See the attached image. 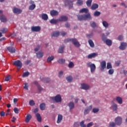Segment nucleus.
<instances>
[{
  "label": "nucleus",
  "mask_w": 127,
  "mask_h": 127,
  "mask_svg": "<svg viewBox=\"0 0 127 127\" xmlns=\"http://www.w3.org/2000/svg\"><path fill=\"white\" fill-rule=\"evenodd\" d=\"M71 42L72 44L75 46V47H79L80 46V43L76 38H72V39H67L64 40V42L65 43H67V42Z\"/></svg>",
  "instance_id": "nucleus-1"
},
{
  "label": "nucleus",
  "mask_w": 127,
  "mask_h": 127,
  "mask_svg": "<svg viewBox=\"0 0 127 127\" xmlns=\"http://www.w3.org/2000/svg\"><path fill=\"white\" fill-rule=\"evenodd\" d=\"M107 37L104 34H102V40L104 43H106L108 46H112V40L110 39H106Z\"/></svg>",
  "instance_id": "nucleus-2"
},
{
  "label": "nucleus",
  "mask_w": 127,
  "mask_h": 127,
  "mask_svg": "<svg viewBox=\"0 0 127 127\" xmlns=\"http://www.w3.org/2000/svg\"><path fill=\"white\" fill-rule=\"evenodd\" d=\"M91 19H92V16L89 13L80 16V20H91Z\"/></svg>",
  "instance_id": "nucleus-3"
},
{
  "label": "nucleus",
  "mask_w": 127,
  "mask_h": 127,
  "mask_svg": "<svg viewBox=\"0 0 127 127\" xmlns=\"http://www.w3.org/2000/svg\"><path fill=\"white\" fill-rule=\"evenodd\" d=\"M52 100H53V101H55L56 103H61L62 98L60 94H58L56 96L52 97Z\"/></svg>",
  "instance_id": "nucleus-4"
},
{
  "label": "nucleus",
  "mask_w": 127,
  "mask_h": 127,
  "mask_svg": "<svg viewBox=\"0 0 127 127\" xmlns=\"http://www.w3.org/2000/svg\"><path fill=\"white\" fill-rule=\"evenodd\" d=\"M87 67H90L91 73H93L95 71V70H96V65H95L94 64H92L91 63H87Z\"/></svg>",
  "instance_id": "nucleus-5"
},
{
  "label": "nucleus",
  "mask_w": 127,
  "mask_h": 127,
  "mask_svg": "<svg viewBox=\"0 0 127 127\" xmlns=\"http://www.w3.org/2000/svg\"><path fill=\"white\" fill-rule=\"evenodd\" d=\"M123 123V119L122 117L118 116L115 119V123L117 126H121Z\"/></svg>",
  "instance_id": "nucleus-6"
},
{
  "label": "nucleus",
  "mask_w": 127,
  "mask_h": 127,
  "mask_svg": "<svg viewBox=\"0 0 127 127\" xmlns=\"http://www.w3.org/2000/svg\"><path fill=\"white\" fill-rule=\"evenodd\" d=\"M31 30L33 32H39L41 30V27L39 26L31 27Z\"/></svg>",
  "instance_id": "nucleus-7"
},
{
  "label": "nucleus",
  "mask_w": 127,
  "mask_h": 127,
  "mask_svg": "<svg viewBox=\"0 0 127 127\" xmlns=\"http://www.w3.org/2000/svg\"><path fill=\"white\" fill-rule=\"evenodd\" d=\"M81 89H82L83 90H85V91H87V90H89V89H90V85L86 83H81Z\"/></svg>",
  "instance_id": "nucleus-8"
},
{
  "label": "nucleus",
  "mask_w": 127,
  "mask_h": 127,
  "mask_svg": "<svg viewBox=\"0 0 127 127\" xmlns=\"http://www.w3.org/2000/svg\"><path fill=\"white\" fill-rule=\"evenodd\" d=\"M12 10H13V12L14 13H15L16 14H20V13H21L22 12V10L16 7H14L13 8Z\"/></svg>",
  "instance_id": "nucleus-9"
},
{
  "label": "nucleus",
  "mask_w": 127,
  "mask_h": 127,
  "mask_svg": "<svg viewBox=\"0 0 127 127\" xmlns=\"http://www.w3.org/2000/svg\"><path fill=\"white\" fill-rule=\"evenodd\" d=\"M93 108V106L90 105L85 108L84 111V115H88L90 112L92 110V109Z\"/></svg>",
  "instance_id": "nucleus-10"
},
{
  "label": "nucleus",
  "mask_w": 127,
  "mask_h": 127,
  "mask_svg": "<svg viewBox=\"0 0 127 127\" xmlns=\"http://www.w3.org/2000/svg\"><path fill=\"white\" fill-rule=\"evenodd\" d=\"M13 65L16 66L17 67H19V69L22 67V63L19 60H17L16 61L14 62Z\"/></svg>",
  "instance_id": "nucleus-11"
},
{
  "label": "nucleus",
  "mask_w": 127,
  "mask_h": 127,
  "mask_svg": "<svg viewBox=\"0 0 127 127\" xmlns=\"http://www.w3.org/2000/svg\"><path fill=\"white\" fill-rule=\"evenodd\" d=\"M127 47V43L125 42H122L121 43L120 46H119V49L120 50H126Z\"/></svg>",
  "instance_id": "nucleus-12"
},
{
  "label": "nucleus",
  "mask_w": 127,
  "mask_h": 127,
  "mask_svg": "<svg viewBox=\"0 0 127 127\" xmlns=\"http://www.w3.org/2000/svg\"><path fill=\"white\" fill-rule=\"evenodd\" d=\"M106 65L107 64L106 63V61H103L102 62H101L100 63V65H101L100 69L101 70H105V69H106Z\"/></svg>",
  "instance_id": "nucleus-13"
},
{
  "label": "nucleus",
  "mask_w": 127,
  "mask_h": 127,
  "mask_svg": "<svg viewBox=\"0 0 127 127\" xmlns=\"http://www.w3.org/2000/svg\"><path fill=\"white\" fill-rule=\"evenodd\" d=\"M97 56H98V53H93L88 55L87 58H88V59H92V58H95V57H97Z\"/></svg>",
  "instance_id": "nucleus-14"
},
{
  "label": "nucleus",
  "mask_w": 127,
  "mask_h": 127,
  "mask_svg": "<svg viewBox=\"0 0 127 127\" xmlns=\"http://www.w3.org/2000/svg\"><path fill=\"white\" fill-rule=\"evenodd\" d=\"M50 14L51 16H57L59 14V12L58 11L53 9L50 11Z\"/></svg>",
  "instance_id": "nucleus-15"
},
{
  "label": "nucleus",
  "mask_w": 127,
  "mask_h": 127,
  "mask_svg": "<svg viewBox=\"0 0 127 127\" xmlns=\"http://www.w3.org/2000/svg\"><path fill=\"white\" fill-rule=\"evenodd\" d=\"M59 21H67L68 20V17L67 16H61L59 19Z\"/></svg>",
  "instance_id": "nucleus-16"
},
{
  "label": "nucleus",
  "mask_w": 127,
  "mask_h": 127,
  "mask_svg": "<svg viewBox=\"0 0 127 127\" xmlns=\"http://www.w3.org/2000/svg\"><path fill=\"white\" fill-rule=\"evenodd\" d=\"M36 54L37 58H41V57H43L44 56V53L42 51L38 52Z\"/></svg>",
  "instance_id": "nucleus-17"
},
{
  "label": "nucleus",
  "mask_w": 127,
  "mask_h": 127,
  "mask_svg": "<svg viewBox=\"0 0 127 127\" xmlns=\"http://www.w3.org/2000/svg\"><path fill=\"white\" fill-rule=\"evenodd\" d=\"M0 20L1 21V22H6L7 20L6 19V17H5V16L4 15H0Z\"/></svg>",
  "instance_id": "nucleus-18"
},
{
  "label": "nucleus",
  "mask_w": 127,
  "mask_h": 127,
  "mask_svg": "<svg viewBox=\"0 0 127 127\" xmlns=\"http://www.w3.org/2000/svg\"><path fill=\"white\" fill-rule=\"evenodd\" d=\"M36 117L37 118L38 122H39V123H41V122H42V118L41 117L40 113H37L36 114Z\"/></svg>",
  "instance_id": "nucleus-19"
},
{
  "label": "nucleus",
  "mask_w": 127,
  "mask_h": 127,
  "mask_svg": "<svg viewBox=\"0 0 127 127\" xmlns=\"http://www.w3.org/2000/svg\"><path fill=\"white\" fill-rule=\"evenodd\" d=\"M7 49L9 52H10V53H14V52H15V49L13 47H8Z\"/></svg>",
  "instance_id": "nucleus-20"
},
{
  "label": "nucleus",
  "mask_w": 127,
  "mask_h": 127,
  "mask_svg": "<svg viewBox=\"0 0 127 127\" xmlns=\"http://www.w3.org/2000/svg\"><path fill=\"white\" fill-rule=\"evenodd\" d=\"M68 106L69 108L70 111H71V110H73V109L75 108V104H74V103L72 102H69L68 104Z\"/></svg>",
  "instance_id": "nucleus-21"
},
{
  "label": "nucleus",
  "mask_w": 127,
  "mask_h": 127,
  "mask_svg": "<svg viewBox=\"0 0 127 127\" xmlns=\"http://www.w3.org/2000/svg\"><path fill=\"white\" fill-rule=\"evenodd\" d=\"M60 35V32L59 31H55L52 34V37H57Z\"/></svg>",
  "instance_id": "nucleus-22"
},
{
  "label": "nucleus",
  "mask_w": 127,
  "mask_h": 127,
  "mask_svg": "<svg viewBox=\"0 0 127 127\" xmlns=\"http://www.w3.org/2000/svg\"><path fill=\"white\" fill-rule=\"evenodd\" d=\"M31 118H32V117L31 116V115L27 114L25 120V123H29V121L31 120Z\"/></svg>",
  "instance_id": "nucleus-23"
},
{
  "label": "nucleus",
  "mask_w": 127,
  "mask_h": 127,
  "mask_svg": "<svg viewBox=\"0 0 127 127\" xmlns=\"http://www.w3.org/2000/svg\"><path fill=\"white\" fill-rule=\"evenodd\" d=\"M80 13H87L89 12V9L87 8H83L80 10Z\"/></svg>",
  "instance_id": "nucleus-24"
},
{
  "label": "nucleus",
  "mask_w": 127,
  "mask_h": 127,
  "mask_svg": "<svg viewBox=\"0 0 127 127\" xmlns=\"http://www.w3.org/2000/svg\"><path fill=\"white\" fill-rule=\"evenodd\" d=\"M116 101L118 102V104H120V105H122V104H123V98L120 96L116 97Z\"/></svg>",
  "instance_id": "nucleus-25"
},
{
  "label": "nucleus",
  "mask_w": 127,
  "mask_h": 127,
  "mask_svg": "<svg viewBox=\"0 0 127 127\" xmlns=\"http://www.w3.org/2000/svg\"><path fill=\"white\" fill-rule=\"evenodd\" d=\"M50 23H51V24H56L57 22H59V19H55L54 18H53L50 21Z\"/></svg>",
  "instance_id": "nucleus-26"
},
{
  "label": "nucleus",
  "mask_w": 127,
  "mask_h": 127,
  "mask_svg": "<svg viewBox=\"0 0 127 127\" xmlns=\"http://www.w3.org/2000/svg\"><path fill=\"white\" fill-rule=\"evenodd\" d=\"M46 108V105L45 104V103H43L40 105V109L41 111H44Z\"/></svg>",
  "instance_id": "nucleus-27"
},
{
  "label": "nucleus",
  "mask_w": 127,
  "mask_h": 127,
  "mask_svg": "<svg viewBox=\"0 0 127 127\" xmlns=\"http://www.w3.org/2000/svg\"><path fill=\"white\" fill-rule=\"evenodd\" d=\"M98 7L99 5H98V4L93 3L91 7V9L92 10H95V9H97V8H98Z\"/></svg>",
  "instance_id": "nucleus-28"
},
{
  "label": "nucleus",
  "mask_w": 127,
  "mask_h": 127,
  "mask_svg": "<svg viewBox=\"0 0 127 127\" xmlns=\"http://www.w3.org/2000/svg\"><path fill=\"white\" fill-rule=\"evenodd\" d=\"M63 119V116L62 115H59L58 117L57 124H60L61 123V121H62Z\"/></svg>",
  "instance_id": "nucleus-29"
},
{
  "label": "nucleus",
  "mask_w": 127,
  "mask_h": 127,
  "mask_svg": "<svg viewBox=\"0 0 127 127\" xmlns=\"http://www.w3.org/2000/svg\"><path fill=\"white\" fill-rule=\"evenodd\" d=\"M41 81H42V82H44V83H49L50 79L46 77H44L41 78Z\"/></svg>",
  "instance_id": "nucleus-30"
},
{
  "label": "nucleus",
  "mask_w": 127,
  "mask_h": 127,
  "mask_svg": "<svg viewBox=\"0 0 127 127\" xmlns=\"http://www.w3.org/2000/svg\"><path fill=\"white\" fill-rule=\"evenodd\" d=\"M112 107L113 108V111L115 112V111H117L118 110V105L116 103H113L112 105Z\"/></svg>",
  "instance_id": "nucleus-31"
},
{
  "label": "nucleus",
  "mask_w": 127,
  "mask_h": 127,
  "mask_svg": "<svg viewBox=\"0 0 127 127\" xmlns=\"http://www.w3.org/2000/svg\"><path fill=\"white\" fill-rule=\"evenodd\" d=\"M42 18L44 20H47V19H48V15H47V14L43 13L42 14Z\"/></svg>",
  "instance_id": "nucleus-32"
},
{
  "label": "nucleus",
  "mask_w": 127,
  "mask_h": 127,
  "mask_svg": "<svg viewBox=\"0 0 127 127\" xmlns=\"http://www.w3.org/2000/svg\"><path fill=\"white\" fill-rule=\"evenodd\" d=\"M92 1H93V0H87L86 2L87 6L90 7L92 5Z\"/></svg>",
  "instance_id": "nucleus-33"
},
{
  "label": "nucleus",
  "mask_w": 127,
  "mask_h": 127,
  "mask_svg": "<svg viewBox=\"0 0 127 127\" xmlns=\"http://www.w3.org/2000/svg\"><path fill=\"white\" fill-rule=\"evenodd\" d=\"M88 43L90 47H92V48L95 47V44H94V42H93V41L92 40H89Z\"/></svg>",
  "instance_id": "nucleus-34"
},
{
  "label": "nucleus",
  "mask_w": 127,
  "mask_h": 127,
  "mask_svg": "<svg viewBox=\"0 0 127 127\" xmlns=\"http://www.w3.org/2000/svg\"><path fill=\"white\" fill-rule=\"evenodd\" d=\"M53 60H54V57L53 56H49L48 58L47 61L48 63H49V62H51V61H53Z\"/></svg>",
  "instance_id": "nucleus-35"
},
{
  "label": "nucleus",
  "mask_w": 127,
  "mask_h": 127,
  "mask_svg": "<svg viewBox=\"0 0 127 127\" xmlns=\"http://www.w3.org/2000/svg\"><path fill=\"white\" fill-rule=\"evenodd\" d=\"M66 80L67 81V82L70 83V82H72V80H73V77L71 75L68 76L66 77Z\"/></svg>",
  "instance_id": "nucleus-36"
},
{
  "label": "nucleus",
  "mask_w": 127,
  "mask_h": 127,
  "mask_svg": "<svg viewBox=\"0 0 127 127\" xmlns=\"http://www.w3.org/2000/svg\"><path fill=\"white\" fill-rule=\"evenodd\" d=\"M102 24L105 28H108V27H109V23H108L106 21H103L102 22Z\"/></svg>",
  "instance_id": "nucleus-37"
},
{
  "label": "nucleus",
  "mask_w": 127,
  "mask_h": 127,
  "mask_svg": "<svg viewBox=\"0 0 127 127\" xmlns=\"http://www.w3.org/2000/svg\"><path fill=\"white\" fill-rule=\"evenodd\" d=\"M35 7H36L35 4H32L29 6V10H33Z\"/></svg>",
  "instance_id": "nucleus-38"
},
{
  "label": "nucleus",
  "mask_w": 127,
  "mask_h": 127,
  "mask_svg": "<svg viewBox=\"0 0 127 127\" xmlns=\"http://www.w3.org/2000/svg\"><path fill=\"white\" fill-rule=\"evenodd\" d=\"M65 59H61L58 61V63L59 64H64L65 63Z\"/></svg>",
  "instance_id": "nucleus-39"
},
{
  "label": "nucleus",
  "mask_w": 127,
  "mask_h": 127,
  "mask_svg": "<svg viewBox=\"0 0 127 127\" xmlns=\"http://www.w3.org/2000/svg\"><path fill=\"white\" fill-rule=\"evenodd\" d=\"M64 52V46L60 47L59 49V53H63Z\"/></svg>",
  "instance_id": "nucleus-40"
},
{
  "label": "nucleus",
  "mask_w": 127,
  "mask_h": 127,
  "mask_svg": "<svg viewBox=\"0 0 127 127\" xmlns=\"http://www.w3.org/2000/svg\"><path fill=\"white\" fill-rule=\"evenodd\" d=\"M1 33H6L7 32V28H3L0 30Z\"/></svg>",
  "instance_id": "nucleus-41"
},
{
  "label": "nucleus",
  "mask_w": 127,
  "mask_h": 127,
  "mask_svg": "<svg viewBox=\"0 0 127 127\" xmlns=\"http://www.w3.org/2000/svg\"><path fill=\"white\" fill-rule=\"evenodd\" d=\"M94 16H100L101 15V12L98 11H96L94 13Z\"/></svg>",
  "instance_id": "nucleus-42"
},
{
  "label": "nucleus",
  "mask_w": 127,
  "mask_h": 127,
  "mask_svg": "<svg viewBox=\"0 0 127 127\" xmlns=\"http://www.w3.org/2000/svg\"><path fill=\"white\" fill-rule=\"evenodd\" d=\"M90 25H91V27H92L93 28H95V27H96V26H97V24H96V22H90Z\"/></svg>",
  "instance_id": "nucleus-43"
},
{
  "label": "nucleus",
  "mask_w": 127,
  "mask_h": 127,
  "mask_svg": "<svg viewBox=\"0 0 127 127\" xmlns=\"http://www.w3.org/2000/svg\"><path fill=\"white\" fill-rule=\"evenodd\" d=\"M114 72H115V70L113 68H110L109 70L108 71V73L109 75H113L114 74Z\"/></svg>",
  "instance_id": "nucleus-44"
},
{
  "label": "nucleus",
  "mask_w": 127,
  "mask_h": 127,
  "mask_svg": "<svg viewBox=\"0 0 127 127\" xmlns=\"http://www.w3.org/2000/svg\"><path fill=\"white\" fill-rule=\"evenodd\" d=\"M68 67L69 68H73V67H74V63L72 62H70L68 64Z\"/></svg>",
  "instance_id": "nucleus-45"
},
{
  "label": "nucleus",
  "mask_w": 127,
  "mask_h": 127,
  "mask_svg": "<svg viewBox=\"0 0 127 127\" xmlns=\"http://www.w3.org/2000/svg\"><path fill=\"white\" fill-rule=\"evenodd\" d=\"M112 68H113V66H112V64H111V63H107V69H112Z\"/></svg>",
  "instance_id": "nucleus-46"
},
{
  "label": "nucleus",
  "mask_w": 127,
  "mask_h": 127,
  "mask_svg": "<svg viewBox=\"0 0 127 127\" xmlns=\"http://www.w3.org/2000/svg\"><path fill=\"white\" fill-rule=\"evenodd\" d=\"M99 111H100L99 108H93L92 110V112L94 114H96V113H98V112H99Z\"/></svg>",
  "instance_id": "nucleus-47"
},
{
  "label": "nucleus",
  "mask_w": 127,
  "mask_h": 127,
  "mask_svg": "<svg viewBox=\"0 0 127 127\" xmlns=\"http://www.w3.org/2000/svg\"><path fill=\"white\" fill-rule=\"evenodd\" d=\"M10 75H8L7 76H6L5 78V81H6V82H7L8 81H9V80H10Z\"/></svg>",
  "instance_id": "nucleus-48"
},
{
  "label": "nucleus",
  "mask_w": 127,
  "mask_h": 127,
  "mask_svg": "<svg viewBox=\"0 0 127 127\" xmlns=\"http://www.w3.org/2000/svg\"><path fill=\"white\" fill-rule=\"evenodd\" d=\"M28 75H29V72L27 71L23 73L22 77H27Z\"/></svg>",
  "instance_id": "nucleus-49"
},
{
  "label": "nucleus",
  "mask_w": 127,
  "mask_h": 127,
  "mask_svg": "<svg viewBox=\"0 0 127 127\" xmlns=\"http://www.w3.org/2000/svg\"><path fill=\"white\" fill-rule=\"evenodd\" d=\"M29 105L30 106H34L35 105V103L34 102V101L31 100L29 101Z\"/></svg>",
  "instance_id": "nucleus-50"
},
{
  "label": "nucleus",
  "mask_w": 127,
  "mask_h": 127,
  "mask_svg": "<svg viewBox=\"0 0 127 127\" xmlns=\"http://www.w3.org/2000/svg\"><path fill=\"white\" fill-rule=\"evenodd\" d=\"M24 89H25V90H28V83H24Z\"/></svg>",
  "instance_id": "nucleus-51"
},
{
  "label": "nucleus",
  "mask_w": 127,
  "mask_h": 127,
  "mask_svg": "<svg viewBox=\"0 0 127 127\" xmlns=\"http://www.w3.org/2000/svg\"><path fill=\"white\" fill-rule=\"evenodd\" d=\"M118 39L120 41H122V40H123V39H124V36L123 35H120V36H119Z\"/></svg>",
  "instance_id": "nucleus-52"
},
{
  "label": "nucleus",
  "mask_w": 127,
  "mask_h": 127,
  "mask_svg": "<svg viewBox=\"0 0 127 127\" xmlns=\"http://www.w3.org/2000/svg\"><path fill=\"white\" fill-rule=\"evenodd\" d=\"M80 125V123L79 122H75L74 125L73 127H79V126Z\"/></svg>",
  "instance_id": "nucleus-53"
},
{
  "label": "nucleus",
  "mask_w": 127,
  "mask_h": 127,
  "mask_svg": "<svg viewBox=\"0 0 127 127\" xmlns=\"http://www.w3.org/2000/svg\"><path fill=\"white\" fill-rule=\"evenodd\" d=\"M120 64H121V61H117L115 62V65L117 67L120 66Z\"/></svg>",
  "instance_id": "nucleus-54"
},
{
  "label": "nucleus",
  "mask_w": 127,
  "mask_h": 127,
  "mask_svg": "<svg viewBox=\"0 0 127 127\" xmlns=\"http://www.w3.org/2000/svg\"><path fill=\"white\" fill-rule=\"evenodd\" d=\"M93 35L94 33H91L90 34L87 35V38H92Z\"/></svg>",
  "instance_id": "nucleus-55"
},
{
  "label": "nucleus",
  "mask_w": 127,
  "mask_h": 127,
  "mask_svg": "<svg viewBox=\"0 0 127 127\" xmlns=\"http://www.w3.org/2000/svg\"><path fill=\"white\" fill-rule=\"evenodd\" d=\"M116 123H114V122H112V123H110V127H116Z\"/></svg>",
  "instance_id": "nucleus-56"
},
{
  "label": "nucleus",
  "mask_w": 127,
  "mask_h": 127,
  "mask_svg": "<svg viewBox=\"0 0 127 127\" xmlns=\"http://www.w3.org/2000/svg\"><path fill=\"white\" fill-rule=\"evenodd\" d=\"M13 111L14 113H15V114H18L19 112V110H18V108H14Z\"/></svg>",
  "instance_id": "nucleus-57"
},
{
  "label": "nucleus",
  "mask_w": 127,
  "mask_h": 127,
  "mask_svg": "<svg viewBox=\"0 0 127 127\" xmlns=\"http://www.w3.org/2000/svg\"><path fill=\"white\" fill-rule=\"evenodd\" d=\"M38 88V90L39 92H41V91H42V90H43V89L42 88V87L41 86H40V85H38V86H37Z\"/></svg>",
  "instance_id": "nucleus-58"
},
{
  "label": "nucleus",
  "mask_w": 127,
  "mask_h": 127,
  "mask_svg": "<svg viewBox=\"0 0 127 127\" xmlns=\"http://www.w3.org/2000/svg\"><path fill=\"white\" fill-rule=\"evenodd\" d=\"M66 34H67V33L66 32H65L64 31H62V32H61V35H62V36H65V35H66Z\"/></svg>",
  "instance_id": "nucleus-59"
},
{
  "label": "nucleus",
  "mask_w": 127,
  "mask_h": 127,
  "mask_svg": "<svg viewBox=\"0 0 127 127\" xmlns=\"http://www.w3.org/2000/svg\"><path fill=\"white\" fill-rule=\"evenodd\" d=\"M33 84H34V85H35L37 87H38V86L40 85L39 83L37 81H34Z\"/></svg>",
  "instance_id": "nucleus-60"
},
{
  "label": "nucleus",
  "mask_w": 127,
  "mask_h": 127,
  "mask_svg": "<svg viewBox=\"0 0 127 127\" xmlns=\"http://www.w3.org/2000/svg\"><path fill=\"white\" fill-rule=\"evenodd\" d=\"M94 125V123L93 122H90L87 125V127H91L92 126Z\"/></svg>",
  "instance_id": "nucleus-61"
},
{
  "label": "nucleus",
  "mask_w": 127,
  "mask_h": 127,
  "mask_svg": "<svg viewBox=\"0 0 127 127\" xmlns=\"http://www.w3.org/2000/svg\"><path fill=\"white\" fill-rule=\"evenodd\" d=\"M65 26L66 27V28H69L71 25L69 24V23H66L65 24Z\"/></svg>",
  "instance_id": "nucleus-62"
},
{
  "label": "nucleus",
  "mask_w": 127,
  "mask_h": 127,
  "mask_svg": "<svg viewBox=\"0 0 127 127\" xmlns=\"http://www.w3.org/2000/svg\"><path fill=\"white\" fill-rule=\"evenodd\" d=\"M30 62H31V61H30V60H27V61H26L25 62V64L26 65H28V64H29V63H30Z\"/></svg>",
  "instance_id": "nucleus-63"
},
{
  "label": "nucleus",
  "mask_w": 127,
  "mask_h": 127,
  "mask_svg": "<svg viewBox=\"0 0 127 127\" xmlns=\"http://www.w3.org/2000/svg\"><path fill=\"white\" fill-rule=\"evenodd\" d=\"M62 75H63V71H61L59 72V77H61V76H62Z\"/></svg>",
  "instance_id": "nucleus-64"
}]
</instances>
